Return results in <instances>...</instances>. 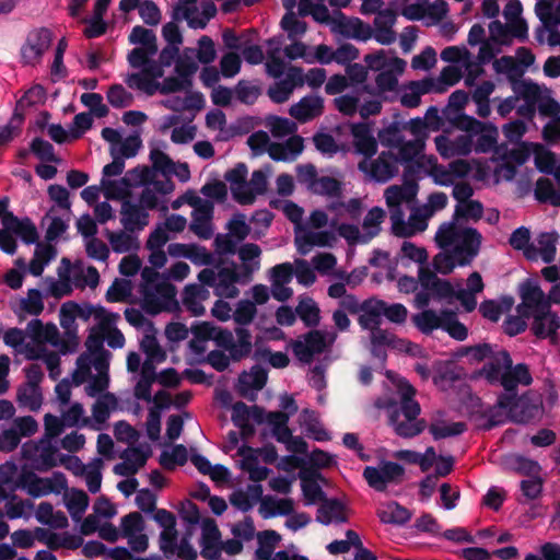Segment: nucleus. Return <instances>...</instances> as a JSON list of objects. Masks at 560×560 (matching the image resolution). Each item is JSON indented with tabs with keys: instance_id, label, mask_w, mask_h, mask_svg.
I'll return each instance as SVG.
<instances>
[{
	"instance_id": "nucleus-1",
	"label": "nucleus",
	"mask_w": 560,
	"mask_h": 560,
	"mask_svg": "<svg viewBox=\"0 0 560 560\" xmlns=\"http://www.w3.org/2000/svg\"><path fill=\"white\" fill-rule=\"evenodd\" d=\"M497 405L508 411L511 421L521 424L529 423L539 415L542 407L540 398L533 393L521 396H517V394H501L498 397Z\"/></svg>"
},
{
	"instance_id": "nucleus-2",
	"label": "nucleus",
	"mask_w": 560,
	"mask_h": 560,
	"mask_svg": "<svg viewBox=\"0 0 560 560\" xmlns=\"http://www.w3.org/2000/svg\"><path fill=\"white\" fill-rule=\"evenodd\" d=\"M176 287L166 279L155 283L153 288L144 287L142 290V310L155 316L163 311L173 312L179 308L176 300Z\"/></svg>"
},
{
	"instance_id": "nucleus-3",
	"label": "nucleus",
	"mask_w": 560,
	"mask_h": 560,
	"mask_svg": "<svg viewBox=\"0 0 560 560\" xmlns=\"http://www.w3.org/2000/svg\"><path fill=\"white\" fill-rule=\"evenodd\" d=\"M405 468L398 463L385 460L378 467L366 466L363 477L368 485L378 492H384L389 483H400Z\"/></svg>"
},
{
	"instance_id": "nucleus-4",
	"label": "nucleus",
	"mask_w": 560,
	"mask_h": 560,
	"mask_svg": "<svg viewBox=\"0 0 560 560\" xmlns=\"http://www.w3.org/2000/svg\"><path fill=\"white\" fill-rule=\"evenodd\" d=\"M358 168L377 183H387L398 173V158L390 151H383L372 162L360 161Z\"/></svg>"
},
{
	"instance_id": "nucleus-5",
	"label": "nucleus",
	"mask_w": 560,
	"mask_h": 560,
	"mask_svg": "<svg viewBox=\"0 0 560 560\" xmlns=\"http://www.w3.org/2000/svg\"><path fill=\"white\" fill-rule=\"evenodd\" d=\"M511 89L524 100V104L516 109L518 116L532 120L536 115V106L540 98V86L532 80L510 78Z\"/></svg>"
},
{
	"instance_id": "nucleus-6",
	"label": "nucleus",
	"mask_w": 560,
	"mask_h": 560,
	"mask_svg": "<svg viewBox=\"0 0 560 560\" xmlns=\"http://www.w3.org/2000/svg\"><path fill=\"white\" fill-rule=\"evenodd\" d=\"M52 33L47 27L31 31L21 48V58L25 65L39 62L45 51L50 47Z\"/></svg>"
},
{
	"instance_id": "nucleus-7",
	"label": "nucleus",
	"mask_w": 560,
	"mask_h": 560,
	"mask_svg": "<svg viewBox=\"0 0 560 560\" xmlns=\"http://www.w3.org/2000/svg\"><path fill=\"white\" fill-rule=\"evenodd\" d=\"M482 235L475 228H463L453 250L458 266H469L478 256L481 247Z\"/></svg>"
},
{
	"instance_id": "nucleus-8",
	"label": "nucleus",
	"mask_w": 560,
	"mask_h": 560,
	"mask_svg": "<svg viewBox=\"0 0 560 560\" xmlns=\"http://www.w3.org/2000/svg\"><path fill=\"white\" fill-rule=\"evenodd\" d=\"M518 294L522 302L516 306V312L522 317H530L532 312L550 308L544 291L532 279L520 284Z\"/></svg>"
},
{
	"instance_id": "nucleus-9",
	"label": "nucleus",
	"mask_w": 560,
	"mask_h": 560,
	"mask_svg": "<svg viewBox=\"0 0 560 560\" xmlns=\"http://www.w3.org/2000/svg\"><path fill=\"white\" fill-rule=\"evenodd\" d=\"M331 31L346 38L366 42L372 38V27L359 18H347L341 11L331 20Z\"/></svg>"
},
{
	"instance_id": "nucleus-10",
	"label": "nucleus",
	"mask_w": 560,
	"mask_h": 560,
	"mask_svg": "<svg viewBox=\"0 0 560 560\" xmlns=\"http://www.w3.org/2000/svg\"><path fill=\"white\" fill-rule=\"evenodd\" d=\"M268 381L267 371L260 365L252 366L249 372H242L237 380V393L241 397L249 400H256V394L253 390L262 389Z\"/></svg>"
},
{
	"instance_id": "nucleus-11",
	"label": "nucleus",
	"mask_w": 560,
	"mask_h": 560,
	"mask_svg": "<svg viewBox=\"0 0 560 560\" xmlns=\"http://www.w3.org/2000/svg\"><path fill=\"white\" fill-rule=\"evenodd\" d=\"M353 147L358 154L369 160L377 152V141L374 138L370 122H354L350 125Z\"/></svg>"
},
{
	"instance_id": "nucleus-12",
	"label": "nucleus",
	"mask_w": 560,
	"mask_h": 560,
	"mask_svg": "<svg viewBox=\"0 0 560 560\" xmlns=\"http://www.w3.org/2000/svg\"><path fill=\"white\" fill-rule=\"evenodd\" d=\"M299 477L301 479V488L306 505H312L317 501L322 502L327 498L322 487L317 483L318 480H325L324 476L318 470L302 467Z\"/></svg>"
},
{
	"instance_id": "nucleus-13",
	"label": "nucleus",
	"mask_w": 560,
	"mask_h": 560,
	"mask_svg": "<svg viewBox=\"0 0 560 560\" xmlns=\"http://www.w3.org/2000/svg\"><path fill=\"white\" fill-rule=\"evenodd\" d=\"M532 331L539 339L552 338L560 328V317L550 308L532 312Z\"/></svg>"
},
{
	"instance_id": "nucleus-14",
	"label": "nucleus",
	"mask_w": 560,
	"mask_h": 560,
	"mask_svg": "<svg viewBox=\"0 0 560 560\" xmlns=\"http://www.w3.org/2000/svg\"><path fill=\"white\" fill-rule=\"evenodd\" d=\"M324 100L319 95H306L293 104L289 114L298 121L304 124L323 114Z\"/></svg>"
},
{
	"instance_id": "nucleus-15",
	"label": "nucleus",
	"mask_w": 560,
	"mask_h": 560,
	"mask_svg": "<svg viewBox=\"0 0 560 560\" xmlns=\"http://www.w3.org/2000/svg\"><path fill=\"white\" fill-rule=\"evenodd\" d=\"M120 214V222L127 232L141 231L149 223L147 210L130 200L121 202Z\"/></svg>"
},
{
	"instance_id": "nucleus-16",
	"label": "nucleus",
	"mask_w": 560,
	"mask_h": 560,
	"mask_svg": "<svg viewBox=\"0 0 560 560\" xmlns=\"http://www.w3.org/2000/svg\"><path fill=\"white\" fill-rule=\"evenodd\" d=\"M395 22L396 13L394 10L384 9L378 12L373 22L375 32L372 37L382 45H390L396 39V33L393 30Z\"/></svg>"
},
{
	"instance_id": "nucleus-17",
	"label": "nucleus",
	"mask_w": 560,
	"mask_h": 560,
	"mask_svg": "<svg viewBox=\"0 0 560 560\" xmlns=\"http://www.w3.org/2000/svg\"><path fill=\"white\" fill-rule=\"evenodd\" d=\"M384 300L369 298L362 302V311L358 317V324L363 330H372L382 325Z\"/></svg>"
},
{
	"instance_id": "nucleus-18",
	"label": "nucleus",
	"mask_w": 560,
	"mask_h": 560,
	"mask_svg": "<svg viewBox=\"0 0 560 560\" xmlns=\"http://www.w3.org/2000/svg\"><path fill=\"white\" fill-rule=\"evenodd\" d=\"M488 359L489 362L482 366L480 374L485 375L490 384H497L505 369L512 366V358L509 351L500 350L498 352L492 351V354Z\"/></svg>"
},
{
	"instance_id": "nucleus-19",
	"label": "nucleus",
	"mask_w": 560,
	"mask_h": 560,
	"mask_svg": "<svg viewBox=\"0 0 560 560\" xmlns=\"http://www.w3.org/2000/svg\"><path fill=\"white\" fill-rule=\"evenodd\" d=\"M241 275L236 271V265L232 262V267H221L217 273L215 294L234 299L240 291L234 283L241 281Z\"/></svg>"
},
{
	"instance_id": "nucleus-20",
	"label": "nucleus",
	"mask_w": 560,
	"mask_h": 560,
	"mask_svg": "<svg viewBox=\"0 0 560 560\" xmlns=\"http://www.w3.org/2000/svg\"><path fill=\"white\" fill-rule=\"evenodd\" d=\"M398 392L400 395L399 413L401 412L408 420H417L420 415L421 408L417 400L413 399L416 389L409 382L402 380L398 384Z\"/></svg>"
},
{
	"instance_id": "nucleus-21",
	"label": "nucleus",
	"mask_w": 560,
	"mask_h": 560,
	"mask_svg": "<svg viewBox=\"0 0 560 560\" xmlns=\"http://www.w3.org/2000/svg\"><path fill=\"white\" fill-rule=\"evenodd\" d=\"M13 233L19 236L23 243L31 245L38 242L39 235L36 225L28 218L20 219L14 213L7 215Z\"/></svg>"
},
{
	"instance_id": "nucleus-22",
	"label": "nucleus",
	"mask_w": 560,
	"mask_h": 560,
	"mask_svg": "<svg viewBox=\"0 0 560 560\" xmlns=\"http://www.w3.org/2000/svg\"><path fill=\"white\" fill-rule=\"evenodd\" d=\"M345 505L340 500L326 498L317 509L316 521L324 525H329L332 520L345 523L347 517L342 514Z\"/></svg>"
},
{
	"instance_id": "nucleus-23",
	"label": "nucleus",
	"mask_w": 560,
	"mask_h": 560,
	"mask_svg": "<svg viewBox=\"0 0 560 560\" xmlns=\"http://www.w3.org/2000/svg\"><path fill=\"white\" fill-rule=\"evenodd\" d=\"M236 340L228 350L229 355L233 362H240L250 355L253 351L252 334L247 328H235Z\"/></svg>"
},
{
	"instance_id": "nucleus-24",
	"label": "nucleus",
	"mask_w": 560,
	"mask_h": 560,
	"mask_svg": "<svg viewBox=\"0 0 560 560\" xmlns=\"http://www.w3.org/2000/svg\"><path fill=\"white\" fill-rule=\"evenodd\" d=\"M376 514L384 524L405 525L411 518L408 509L396 501H390L378 508Z\"/></svg>"
},
{
	"instance_id": "nucleus-25",
	"label": "nucleus",
	"mask_w": 560,
	"mask_h": 560,
	"mask_svg": "<svg viewBox=\"0 0 560 560\" xmlns=\"http://www.w3.org/2000/svg\"><path fill=\"white\" fill-rule=\"evenodd\" d=\"M45 101L46 90L40 84H35L18 100L13 115L18 114L19 118H22V121H24L26 109L37 104H43Z\"/></svg>"
},
{
	"instance_id": "nucleus-26",
	"label": "nucleus",
	"mask_w": 560,
	"mask_h": 560,
	"mask_svg": "<svg viewBox=\"0 0 560 560\" xmlns=\"http://www.w3.org/2000/svg\"><path fill=\"white\" fill-rule=\"evenodd\" d=\"M389 423L394 427L395 432L402 438H413L419 435L425 429V421L420 420H399V411L392 410L389 413Z\"/></svg>"
},
{
	"instance_id": "nucleus-27",
	"label": "nucleus",
	"mask_w": 560,
	"mask_h": 560,
	"mask_svg": "<svg viewBox=\"0 0 560 560\" xmlns=\"http://www.w3.org/2000/svg\"><path fill=\"white\" fill-rule=\"evenodd\" d=\"M413 325L424 335H430L435 329H443L444 315L442 311L436 314L433 310H423L411 317Z\"/></svg>"
},
{
	"instance_id": "nucleus-28",
	"label": "nucleus",
	"mask_w": 560,
	"mask_h": 560,
	"mask_svg": "<svg viewBox=\"0 0 560 560\" xmlns=\"http://www.w3.org/2000/svg\"><path fill=\"white\" fill-rule=\"evenodd\" d=\"M101 185L106 199L124 201L130 196L129 188L132 187V182L125 175L118 180L103 178Z\"/></svg>"
},
{
	"instance_id": "nucleus-29",
	"label": "nucleus",
	"mask_w": 560,
	"mask_h": 560,
	"mask_svg": "<svg viewBox=\"0 0 560 560\" xmlns=\"http://www.w3.org/2000/svg\"><path fill=\"white\" fill-rule=\"evenodd\" d=\"M240 259L243 262V277L252 278V273L260 268V262L255 260L259 258L261 249L257 244L246 243L237 249Z\"/></svg>"
},
{
	"instance_id": "nucleus-30",
	"label": "nucleus",
	"mask_w": 560,
	"mask_h": 560,
	"mask_svg": "<svg viewBox=\"0 0 560 560\" xmlns=\"http://www.w3.org/2000/svg\"><path fill=\"white\" fill-rule=\"evenodd\" d=\"M534 196L540 203H550L553 207H560V190H556L555 186L548 177H539L536 180Z\"/></svg>"
},
{
	"instance_id": "nucleus-31",
	"label": "nucleus",
	"mask_w": 560,
	"mask_h": 560,
	"mask_svg": "<svg viewBox=\"0 0 560 560\" xmlns=\"http://www.w3.org/2000/svg\"><path fill=\"white\" fill-rule=\"evenodd\" d=\"M130 233L131 232H127L126 230L119 232L106 231V237L115 253L122 254L139 247L137 237L132 236Z\"/></svg>"
},
{
	"instance_id": "nucleus-32",
	"label": "nucleus",
	"mask_w": 560,
	"mask_h": 560,
	"mask_svg": "<svg viewBox=\"0 0 560 560\" xmlns=\"http://www.w3.org/2000/svg\"><path fill=\"white\" fill-rule=\"evenodd\" d=\"M258 548L256 549V557L259 560H269L276 549V546L281 540V536L272 529H267L258 533Z\"/></svg>"
},
{
	"instance_id": "nucleus-33",
	"label": "nucleus",
	"mask_w": 560,
	"mask_h": 560,
	"mask_svg": "<svg viewBox=\"0 0 560 560\" xmlns=\"http://www.w3.org/2000/svg\"><path fill=\"white\" fill-rule=\"evenodd\" d=\"M442 315H444L443 330L457 341L466 340L468 329L458 320L457 314L450 308H443Z\"/></svg>"
},
{
	"instance_id": "nucleus-34",
	"label": "nucleus",
	"mask_w": 560,
	"mask_h": 560,
	"mask_svg": "<svg viewBox=\"0 0 560 560\" xmlns=\"http://www.w3.org/2000/svg\"><path fill=\"white\" fill-rule=\"evenodd\" d=\"M187 460V448L183 444L174 445L172 452L163 451L159 457L160 465L166 470H174L176 466H183Z\"/></svg>"
},
{
	"instance_id": "nucleus-35",
	"label": "nucleus",
	"mask_w": 560,
	"mask_h": 560,
	"mask_svg": "<svg viewBox=\"0 0 560 560\" xmlns=\"http://www.w3.org/2000/svg\"><path fill=\"white\" fill-rule=\"evenodd\" d=\"M128 39L130 44L142 45L151 55H155L158 52L156 36L150 28L136 25L131 30Z\"/></svg>"
},
{
	"instance_id": "nucleus-36",
	"label": "nucleus",
	"mask_w": 560,
	"mask_h": 560,
	"mask_svg": "<svg viewBox=\"0 0 560 560\" xmlns=\"http://www.w3.org/2000/svg\"><path fill=\"white\" fill-rule=\"evenodd\" d=\"M301 417L306 427V431L312 434L316 441L323 442L330 440V435L328 431L323 428L316 411L311 409H303Z\"/></svg>"
},
{
	"instance_id": "nucleus-37",
	"label": "nucleus",
	"mask_w": 560,
	"mask_h": 560,
	"mask_svg": "<svg viewBox=\"0 0 560 560\" xmlns=\"http://www.w3.org/2000/svg\"><path fill=\"white\" fill-rule=\"evenodd\" d=\"M380 233V230H370L366 232V234L361 235L360 230L354 224L349 223H341L338 228V234L343 237L349 244H366L372 238L377 236Z\"/></svg>"
},
{
	"instance_id": "nucleus-38",
	"label": "nucleus",
	"mask_w": 560,
	"mask_h": 560,
	"mask_svg": "<svg viewBox=\"0 0 560 560\" xmlns=\"http://www.w3.org/2000/svg\"><path fill=\"white\" fill-rule=\"evenodd\" d=\"M295 313L306 327H316L319 324L320 311L318 305L311 298L300 301Z\"/></svg>"
},
{
	"instance_id": "nucleus-39",
	"label": "nucleus",
	"mask_w": 560,
	"mask_h": 560,
	"mask_svg": "<svg viewBox=\"0 0 560 560\" xmlns=\"http://www.w3.org/2000/svg\"><path fill=\"white\" fill-rule=\"evenodd\" d=\"M117 406V398L113 393H105L92 406V416L98 423L105 422L110 415V409Z\"/></svg>"
},
{
	"instance_id": "nucleus-40",
	"label": "nucleus",
	"mask_w": 560,
	"mask_h": 560,
	"mask_svg": "<svg viewBox=\"0 0 560 560\" xmlns=\"http://www.w3.org/2000/svg\"><path fill=\"white\" fill-rule=\"evenodd\" d=\"M342 182L337 178L320 176L311 192L330 198H340L342 195Z\"/></svg>"
},
{
	"instance_id": "nucleus-41",
	"label": "nucleus",
	"mask_w": 560,
	"mask_h": 560,
	"mask_svg": "<svg viewBox=\"0 0 560 560\" xmlns=\"http://www.w3.org/2000/svg\"><path fill=\"white\" fill-rule=\"evenodd\" d=\"M558 240H559V234L555 231L553 232H544V233L539 234V236L537 238V242L539 245L538 250H539L541 259L546 264H550L551 261L555 260L556 252H557L556 245L558 243Z\"/></svg>"
},
{
	"instance_id": "nucleus-42",
	"label": "nucleus",
	"mask_w": 560,
	"mask_h": 560,
	"mask_svg": "<svg viewBox=\"0 0 560 560\" xmlns=\"http://www.w3.org/2000/svg\"><path fill=\"white\" fill-rule=\"evenodd\" d=\"M460 378L456 365L453 362L441 364L433 375V383L442 389H446Z\"/></svg>"
},
{
	"instance_id": "nucleus-43",
	"label": "nucleus",
	"mask_w": 560,
	"mask_h": 560,
	"mask_svg": "<svg viewBox=\"0 0 560 560\" xmlns=\"http://www.w3.org/2000/svg\"><path fill=\"white\" fill-rule=\"evenodd\" d=\"M30 151L40 161L50 163L60 162V159L55 154L54 145L43 138H34L30 143Z\"/></svg>"
},
{
	"instance_id": "nucleus-44",
	"label": "nucleus",
	"mask_w": 560,
	"mask_h": 560,
	"mask_svg": "<svg viewBox=\"0 0 560 560\" xmlns=\"http://www.w3.org/2000/svg\"><path fill=\"white\" fill-rule=\"evenodd\" d=\"M475 142V152L487 153L490 152L497 144L498 129L491 124H486V128L478 132Z\"/></svg>"
},
{
	"instance_id": "nucleus-45",
	"label": "nucleus",
	"mask_w": 560,
	"mask_h": 560,
	"mask_svg": "<svg viewBox=\"0 0 560 560\" xmlns=\"http://www.w3.org/2000/svg\"><path fill=\"white\" fill-rule=\"evenodd\" d=\"M418 185L413 182L412 185H408L406 190L398 186H390L385 190L386 203L389 208L397 207L404 200H409L417 192Z\"/></svg>"
},
{
	"instance_id": "nucleus-46",
	"label": "nucleus",
	"mask_w": 560,
	"mask_h": 560,
	"mask_svg": "<svg viewBox=\"0 0 560 560\" xmlns=\"http://www.w3.org/2000/svg\"><path fill=\"white\" fill-rule=\"evenodd\" d=\"M467 430V425L465 422H453L451 424L443 423H431L429 425V432L432 434L435 441L450 438L457 436L463 434Z\"/></svg>"
},
{
	"instance_id": "nucleus-47",
	"label": "nucleus",
	"mask_w": 560,
	"mask_h": 560,
	"mask_svg": "<svg viewBox=\"0 0 560 560\" xmlns=\"http://www.w3.org/2000/svg\"><path fill=\"white\" fill-rule=\"evenodd\" d=\"M89 495L80 489H73L66 506L75 521H79L89 506Z\"/></svg>"
},
{
	"instance_id": "nucleus-48",
	"label": "nucleus",
	"mask_w": 560,
	"mask_h": 560,
	"mask_svg": "<svg viewBox=\"0 0 560 560\" xmlns=\"http://www.w3.org/2000/svg\"><path fill=\"white\" fill-rule=\"evenodd\" d=\"M448 119L457 129L468 132L469 136L477 135L486 128V122L465 113H458L454 117H448Z\"/></svg>"
},
{
	"instance_id": "nucleus-49",
	"label": "nucleus",
	"mask_w": 560,
	"mask_h": 560,
	"mask_svg": "<svg viewBox=\"0 0 560 560\" xmlns=\"http://www.w3.org/2000/svg\"><path fill=\"white\" fill-rule=\"evenodd\" d=\"M236 98L246 105H253L261 94L259 85L248 80H240L235 85Z\"/></svg>"
},
{
	"instance_id": "nucleus-50",
	"label": "nucleus",
	"mask_w": 560,
	"mask_h": 560,
	"mask_svg": "<svg viewBox=\"0 0 560 560\" xmlns=\"http://www.w3.org/2000/svg\"><path fill=\"white\" fill-rule=\"evenodd\" d=\"M425 142L423 139H413L409 141H404L399 143L398 147V161L402 162H412L416 161L415 158L422 153L424 150Z\"/></svg>"
},
{
	"instance_id": "nucleus-51",
	"label": "nucleus",
	"mask_w": 560,
	"mask_h": 560,
	"mask_svg": "<svg viewBox=\"0 0 560 560\" xmlns=\"http://www.w3.org/2000/svg\"><path fill=\"white\" fill-rule=\"evenodd\" d=\"M187 51H192V49H186L184 55L177 58L175 72L186 82V84L191 86V77L198 70V65L194 61L191 56L187 55Z\"/></svg>"
},
{
	"instance_id": "nucleus-52",
	"label": "nucleus",
	"mask_w": 560,
	"mask_h": 560,
	"mask_svg": "<svg viewBox=\"0 0 560 560\" xmlns=\"http://www.w3.org/2000/svg\"><path fill=\"white\" fill-rule=\"evenodd\" d=\"M131 294V283L126 279H115L107 289L105 298L109 303L124 302Z\"/></svg>"
},
{
	"instance_id": "nucleus-53",
	"label": "nucleus",
	"mask_w": 560,
	"mask_h": 560,
	"mask_svg": "<svg viewBox=\"0 0 560 560\" xmlns=\"http://www.w3.org/2000/svg\"><path fill=\"white\" fill-rule=\"evenodd\" d=\"M200 293V287L197 284H188L183 291V304L194 316H201L205 314V307L197 301Z\"/></svg>"
},
{
	"instance_id": "nucleus-54",
	"label": "nucleus",
	"mask_w": 560,
	"mask_h": 560,
	"mask_svg": "<svg viewBox=\"0 0 560 560\" xmlns=\"http://www.w3.org/2000/svg\"><path fill=\"white\" fill-rule=\"evenodd\" d=\"M483 214V206L478 200H468L463 205H458L455 208L454 219H471L474 221H478L482 218Z\"/></svg>"
},
{
	"instance_id": "nucleus-55",
	"label": "nucleus",
	"mask_w": 560,
	"mask_h": 560,
	"mask_svg": "<svg viewBox=\"0 0 560 560\" xmlns=\"http://www.w3.org/2000/svg\"><path fill=\"white\" fill-rule=\"evenodd\" d=\"M332 241H335V235L329 231L307 232L302 236L301 240L296 238V242L300 243V249L302 253H305V250L302 249L303 244L310 247H325L330 246Z\"/></svg>"
},
{
	"instance_id": "nucleus-56",
	"label": "nucleus",
	"mask_w": 560,
	"mask_h": 560,
	"mask_svg": "<svg viewBox=\"0 0 560 560\" xmlns=\"http://www.w3.org/2000/svg\"><path fill=\"white\" fill-rule=\"evenodd\" d=\"M107 101L115 108L128 107L133 102V96L121 84H114L107 91Z\"/></svg>"
},
{
	"instance_id": "nucleus-57",
	"label": "nucleus",
	"mask_w": 560,
	"mask_h": 560,
	"mask_svg": "<svg viewBox=\"0 0 560 560\" xmlns=\"http://www.w3.org/2000/svg\"><path fill=\"white\" fill-rule=\"evenodd\" d=\"M280 25L288 33L289 39L302 36L307 31L306 22L299 20L293 12L285 13Z\"/></svg>"
},
{
	"instance_id": "nucleus-58",
	"label": "nucleus",
	"mask_w": 560,
	"mask_h": 560,
	"mask_svg": "<svg viewBox=\"0 0 560 560\" xmlns=\"http://www.w3.org/2000/svg\"><path fill=\"white\" fill-rule=\"evenodd\" d=\"M513 470L522 476L534 477L539 475L541 467L538 462L524 457L522 455H515L511 462Z\"/></svg>"
},
{
	"instance_id": "nucleus-59",
	"label": "nucleus",
	"mask_w": 560,
	"mask_h": 560,
	"mask_svg": "<svg viewBox=\"0 0 560 560\" xmlns=\"http://www.w3.org/2000/svg\"><path fill=\"white\" fill-rule=\"evenodd\" d=\"M512 303L513 300L510 298L509 300H506V306L502 307V305L494 300H486L481 302V304L479 305V312L482 315V317L493 323H497L500 319L501 315L505 311L510 310Z\"/></svg>"
},
{
	"instance_id": "nucleus-60",
	"label": "nucleus",
	"mask_w": 560,
	"mask_h": 560,
	"mask_svg": "<svg viewBox=\"0 0 560 560\" xmlns=\"http://www.w3.org/2000/svg\"><path fill=\"white\" fill-rule=\"evenodd\" d=\"M459 232L454 222L443 223L435 234V242L441 248L450 247L457 242Z\"/></svg>"
},
{
	"instance_id": "nucleus-61",
	"label": "nucleus",
	"mask_w": 560,
	"mask_h": 560,
	"mask_svg": "<svg viewBox=\"0 0 560 560\" xmlns=\"http://www.w3.org/2000/svg\"><path fill=\"white\" fill-rule=\"evenodd\" d=\"M402 126L398 121L390 122L387 127H384L378 131L380 142L389 148H396L402 140L401 137Z\"/></svg>"
},
{
	"instance_id": "nucleus-62",
	"label": "nucleus",
	"mask_w": 560,
	"mask_h": 560,
	"mask_svg": "<svg viewBox=\"0 0 560 560\" xmlns=\"http://www.w3.org/2000/svg\"><path fill=\"white\" fill-rule=\"evenodd\" d=\"M256 313L257 308L254 302L249 300H242L237 303L233 318L236 324L246 326L254 320Z\"/></svg>"
},
{
	"instance_id": "nucleus-63",
	"label": "nucleus",
	"mask_w": 560,
	"mask_h": 560,
	"mask_svg": "<svg viewBox=\"0 0 560 560\" xmlns=\"http://www.w3.org/2000/svg\"><path fill=\"white\" fill-rule=\"evenodd\" d=\"M57 447L48 443L42 447L38 456V463L35 465V468L42 472L48 471L49 469L58 466L59 460H57Z\"/></svg>"
},
{
	"instance_id": "nucleus-64",
	"label": "nucleus",
	"mask_w": 560,
	"mask_h": 560,
	"mask_svg": "<svg viewBox=\"0 0 560 560\" xmlns=\"http://www.w3.org/2000/svg\"><path fill=\"white\" fill-rule=\"evenodd\" d=\"M226 229L232 237H235L236 242L244 241L250 233V226L245 221L243 213H236L229 221Z\"/></svg>"
}]
</instances>
